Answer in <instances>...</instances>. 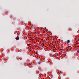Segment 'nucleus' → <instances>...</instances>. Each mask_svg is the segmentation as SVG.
<instances>
[{
  "label": "nucleus",
  "mask_w": 79,
  "mask_h": 79,
  "mask_svg": "<svg viewBox=\"0 0 79 79\" xmlns=\"http://www.w3.org/2000/svg\"><path fill=\"white\" fill-rule=\"evenodd\" d=\"M38 64H40V62H39L38 63Z\"/></svg>",
  "instance_id": "39448f33"
},
{
  "label": "nucleus",
  "mask_w": 79,
  "mask_h": 79,
  "mask_svg": "<svg viewBox=\"0 0 79 79\" xmlns=\"http://www.w3.org/2000/svg\"><path fill=\"white\" fill-rule=\"evenodd\" d=\"M77 52L79 54V50L77 51Z\"/></svg>",
  "instance_id": "7ed1b4c3"
},
{
  "label": "nucleus",
  "mask_w": 79,
  "mask_h": 79,
  "mask_svg": "<svg viewBox=\"0 0 79 79\" xmlns=\"http://www.w3.org/2000/svg\"><path fill=\"white\" fill-rule=\"evenodd\" d=\"M15 39L16 40H19V37L18 36H17L16 38H15Z\"/></svg>",
  "instance_id": "f257e3e1"
},
{
  "label": "nucleus",
  "mask_w": 79,
  "mask_h": 79,
  "mask_svg": "<svg viewBox=\"0 0 79 79\" xmlns=\"http://www.w3.org/2000/svg\"><path fill=\"white\" fill-rule=\"evenodd\" d=\"M42 44H43V45H45V43H42Z\"/></svg>",
  "instance_id": "20e7f679"
},
{
  "label": "nucleus",
  "mask_w": 79,
  "mask_h": 79,
  "mask_svg": "<svg viewBox=\"0 0 79 79\" xmlns=\"http://www.w3.org/2000/svg\"><path fill=\"white\" fill-rule=\"evenodd\" d=\"M67 42L68 43H69V42H70V41L69 40H68L67 41Z\"/></svg>",
  "instance_id": "f03ea898"
}]
</instances>
